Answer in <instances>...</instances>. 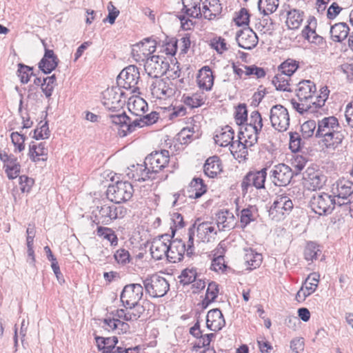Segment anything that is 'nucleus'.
Returning a JSON list of instances; mask_svg holds the SVG:
<instances>
[{
	"label": "nucleus",
	"instance_id": "obj_9",
	"mask_svg": "<svg viewBox=\"0 0 353 353\" xmlns=\"http://www.w3.org/2000/svg\"><path fill=\"white\" fill-rule=\"evenodd\" d=\"M270 120L272 126L279 132H285L290 126L288 110L282 105L272 106L270 111Z\"/></svg>",
	"mask_w": 353,
	"mask_h": 353
},
{
	"label": "nucleus",
	"instance_id": "obj_8",
	"mask_svg": "<svg viewBox=\"0 0 353 353\" xmlns=\"http://www.w3.org/2000/svg\"><path fill=\"white\" fill-rule=\"evenodd\" d=\"M140 78L139 69L135 65H129L124 68L119 74L117 82L120 88L131 90L135 93L139 90L137 83Z\"/></svg>",
	"mask_w": 353,
	"mask_h": 353
},
{
	"label": "nucleus",
	"instance_id": "obj_21",
	"mask_svg": "<svg viewBox=\"0 0 353 353\" xmlns=\"http://www.w3.org/2000/svg\"><path fill=\"white\" fill-rule=\"evenodd\" d=\"M305 187L312 191L321 188L325 183V176L320 171L308 168L303 176Z\"/></svg>",
	"mask_w": 353,
	"mask_h": 353
},
{
	"label": "nucleus",
	"instance_id": "obj_42",
	"mask_svg": "<svg viewBox=\"0 0 353 353\" xmlns=\"http://www.w3.org/2000/svg\"><path fill=\"white\" fill-rule=\"evenodd\" d=\"M259 133L260 131H256L253 127H249L245 125L243 130L241 128L239 139H243L247 145L251 147L257 142Z\"/></svg>",
	"mask_w": 353,
	"mask_h": 353
},
{
	"label": "nucleus",
	"instance_id": "obj_18",
	"mask_svg": "<svg viewBox=\"0 0 353 353\" xmlns=\"http://www.w3.org/2000/svg\"><path fill=\"white\" fill-rule=\"evenodd\" d=\"M344 138V133L342 129H340L319 139V143L323 149H326L327 151H334L341 145Z\"/></svg>",
	"mask_w": 353,
	"mask_h": 353
},
{
	"label": "nucleus",
	"instance_id": "obj_5",
	"mask_svg": "<svg viewBox=\"0 0 353 353\" xmlns=\"http://www.w3.org/2000/svg\"><path fill=\"white\" fill-rule=\"evenodd\" d=\"M145 292L153 298L162 297L170 289L168 281L158 274H153L143 281Z\"/></svg>",
	"mask_w": 353,
	"mask_h": 353
},
{
	"label": "nucleus",
	"instance_id": "obj_20",
	"mask_svg": "<svg viewBox=\"0 0 353 353\" xmlns=\"http://www.w3.org/2000/svg\"><path fill=\"white\" fill-rule=\"evenodd\" d=\"M236 40L239 46L245 50L254 48L258 43L256 34L250 28H245L238 32Z\"/></svg>",
	"mask_w": 353,
	"mask_h": 353
},
{
	"label": "nucleus",
	"instance_id": "obj_47",
	"mask_svg": "<svg viewBox=\"0 0 353 353\" xmlns=\"http://www.w3.org/2000/svg\"><path fill=\"white\" fill-rule=\"evenodd\" d=\"M262 255L252 249L246 250L244 260L250 270L259 267L262 262Z\"/></svg>",
	"mask_w": 353,
	"mask_h": 353
},
{
	"label": "nucleus",
	"instance_id": "obj_61",
	"mask_svg": "<svg viewBox=\"0 0 353 353\" xmlns=\"http://www.w3.org/2000/svg\"><path fill=\"white\" fill-rule=\"evenodd\" d=\"M235 121L238 125H241L248 121V111L245 104H239L235 111Z\"/></svg>",
	"mask_w": 353,
	"mask_h": 353
},
{
	"label": "nucleus",
	"instance_id": "obj_45",
	"mask_svg": "<svg viewBox=\"0 0 353 353\" xmlns=\"http://www.w3.org/2000/svg\"><path fill=\"white\" fill-rule=\"evenodd\" d=\"M258 216V210L255 205H249L243 209L240 214V223L242 228L246 227L252 221L256 220Z\"/></svg>",
	"mask_w": 353,
	"mask_h": 353
},
{
	"label": "nucleus",
	"instance_id": "obj_62",
	"mask_svg": "<svg viewBox=\"0 0 353 353\" xmlns=\"http://www.w3.org/2000/svg\"><path fill=\"white\" fill-rule=\"evenodd\" d=\"M290 103L293 109H294L297 112L300 114H304L307 112H311L310 109L312 108L311 103L305 102V101H297L294 99H292L290 100Z\"/></svg>",
	"mask_w": 353,
	"mask_h": 353
},
{
	"label": "nucleus",
	"instance_id": "obj_3",
	"mask_svg": "<svg viewBox=\"0 0 353 353\" xmlns=\"http://www.w3.org/2000/svg\"><path fill=\"white\" fill-rule=\"evenodd\" d=\"M134 193L132 185L128 181H117L110 185L106 191L108 199L115 203H121L129 201Z\"/></svg>",
	"mask_w": 353,
	"mask_h": 353
},
{
	"label": "nucleus",
	"instance_id": "obj_23",
	"mask_svg": "<svg viewBox=\"0 0 353 353\" xmlns=\"http://www.w3.org/2000/svg\"><path fill=\"white\" fill-rule=\"evenodd\" d=\"M169 251L167 252V259L171 263H177L183 259L186 253L185 243L181 239L170 241L168 244Z\"/></svg>",
	"mask_w": 353,
	"mask_h": 353
},
{
	"label": "nucleus",
	"instance_id": "obj_14",
	"mask_svg": "<svg viewBox=\"0 0 353 353\" xmlns=\"http://www.w3.org/2000/svg\"><path fill=\"white\" fill-rule=\"evenodd\" d=\"M294 175L292 168L284 163L275 165L270 172L272 183L279 187L288 185Z\"/></svg>",
	"mask_w": 353,
	"mask_h": 353
},
{
	"label": "nucleus",
	"instance_id": "obj_19",
	"mask_svg": "<svg viewBox=\"0 0 353 353\" xmlns=\"http://www.w3.org/2000/svg\"><path fill=\"white\" fill-rule=\"evenodd\" d=\"M319 275L316 273L310 274L306 279L305 283L296 294V300L301 303L305 299L314 293L318 286Z\"/></svg>",
	"mask_w": 353,
	"mask_h": 353
},
{
	"label": "nucleus",
	"instance_id": "obj_35",
	"mask_svg": "<svg viewBox=\"0 0 353 353\" xmlns=\"http://www.w3.org/2000/svg\"><path fill=\"white\" fill-rule=\"evenodd\" d=\"M330 32L333 41L342 42L347 37L350 28L346 23H337L330 27Z\"/></svg>",
	"mask_w": 353,
	"mask_h": 353
},
{
	"label": "nucleus",
	"instance_id": "obj_48",
	"mask_svg": "<svg viewBox=\"0 0 353 353\" xmlns=\"http://www.w3.org/2000/svg\"><path fill=\"white\" fill-rule=\"evenodd\" d=\"M290 79V77L280 72L274 77L272 83L277 90L291 92Z\"/></svg>",
	"mask_w": 353,
	"mask_h": 353
},
{
	"label": "nucleus",
	"instance_id": "obj_52",
	"mask_svg": "<svg viewBox=\"0 0 353 353\" xmlns=\"http://www.w3.org/2000/svg\"><path fill=\"white\" fill-rule=\"evenodd\" d=\"M218 293V285L215 282L210 283L206 290L205 297L202 301L203 306L206 307L210 303L213 302L217 297Z\"/></svg>",
	"mask_w": 353,
	"mask_h": 353
},
{
	"label": "nucleus",
	"instance_id": "obj_1",
	"mask_svg": "<svg viewBox=\"0 0 353 353\" xmlns=\"http://www.w3.org/2000/svg\"><path fill=\"white\" fill-rule=\"evenodd\" d=\"M124 309H117L110 312V316L103 319V324L108 332L117 334H125L130 327L128 321H135L138 314H133L130 306L123 305Z\"/></svg>",
	"mask_w": 353,
	"mask_h": 353
},
{
	"label": "nucleus",
	"instance_id": "obj_32",
	"mask_svg": "<svg viewBox=\"0 0 353 353\" xmlns=\"http://www.w3.org/2000/svg\"><path fill=\"white\" fill-rule=\"evenodd\" d=\"M207 100L206 94L203 92H196L192 94H183L181 101L191 109L196 108L205 104Z\"/></svg>",
	"mask_w": 353,
	"mask_h": 353
},
{
	"label": "nucleus",
	"instance_id": "obj_53",
	"mask_svg": "<svg viewBox=\"0 0 353 353\" xmlns=\"http://www.w3.org/2000/svg\"><path fill=\"white\" fill-rule=\"evenodd\" d=\"M196 276L197 273L195 268H186L183 270L179 276V282L183 285H189L196 281Z\"/></svg>",
	"mask_w": 353,
	"mask_h": 353
},
{
	"label": "nucleus",
	"instance_id": "obj_33",
	"mask_svg": "<svg viewBox=\"0 0 353 353\" xmlns=\"http://www.w3.org/2000/svg\"><path fill=\"white\" fill-rule=\"evenodd\" d=\"M197 83L200 88L206 91L211 90L214 85V76L209 66H204L199 70Z\"/></svg>",
	"mask_w": 353,
	"mask_h": 353
},
{
	"label": "nucleus",
	"instance_id": "obj_43",
	"mask_svg": "<svg viewBox=\"0 0 353 353\" xmlns=\"http://www.w3.org/2000/svg\"><path fill=\"white\" fill-rule=\"evenodd\" d=\"M96 342L99 350L102 353H112L115 349V345L118 343V339L116 336L112 337H96Z\"/></svg>",
	"mask_w": 353,
	"mask_h": 353
},
{
	"label": "nucleus",
	"instance_id": "obj_24",
	"mask_svg": "<svg viewBox=\"0 0 353 353\" xmlns=\"http://www.w3.org/2000/svg\"><path fill=\"white\" fill-rule=\"evenodd\" d=\"M168 235H162L161 238L154 239L150 246L152 257L155 260H161L163 256L167 257V252L169 251L168 244L170 239Z\"/></svg>",
	"mask_w": 353,
	"mask_h": 353
},
{
	"label": "nucleus",
	"instance_id": "obj_36",
	"mask_svg": "<svg viewBox=\"0 0 353 353\" xmlns=\"http://www.w3.org/2000/svg\"><path fill=\"white\" fill-rule=\"evenodd\" d=\"M147 102L141 97L130 98L128 103L129 111L134 115L142 117L148 110Z\"/></svg>",
	"mask_w": 353,
	"mask_h": 353
},
{
	"label": "nucleus",
	"instance_id": "obj_37",
	"mask_svg": "<svg viewBox=\"0 0 353 353\" xmlns=\"http://www.w3.org/2000/svg\"><path fill=\"white\" fill-rule=\"evenodd\" d=\"M203 171L208 177H215L221 171L219 158L217 156L209 157L203 165Z\"/></svg>",
	"mask_w": 353,
	"mask_h": 353
},
{
	"label": "nucleus",
	"instance_id": "obj_2",
	"mask_svg": "<svg viewBox=\"0 0 353 353\" xmlns=\"http://www.w3.org/2000/svg\"><path fill=\"white\" fill-rule=\"evenodd\" d=\"M93 214L92 223L94 224L97 225H109L116 219L123 218L127 214V209L123 206L105 204L97 206Z\"/></svg>",
	"mask_w": 353,
	"mask_h": 353
},
{
	"label": "nucleus",
	"instance_id": "obj_28",
	"mask_svg": "<svg viewBox=\"0 0 353 353\" xmlns=\"http://www.w3.org/2000/svg\"><path fill=\"white\" fill-rule=\"evenodd\" d=\"M225 325V321L219 309L210 310L206 316L207 327L212 331H219Z\"/></svg>",
	"mask_w": 353,
	"mask_h": 353
},
{
	"label": "nucleus",
	"instance_id": "obj_44",
	"mask_svg": "<svg viewBox=\"0 0 353 353\" xmlns=\"http://www.w3.org/2000/svg\"><path fill=\"white\" fill-rule=\"evenodd\" d=\"M286 25L292 30L298 29L303 20V12L296 9L288 11Z\"/></svg>",
	"mask_w": 353,
	"mask_h": 353
},
{
	"label": "nucleus",
	"instance_id": "obj_11",
	"mask_svg": "<svg viewBox=\"0 0 353 353\" xmlns=\"http://www.w3.org/2000/svg\"><path fill=\"white\" fill-rule=\"evenodd\" d=\"M123 92L119 87L108 88L103 92V104L105 108L112 112L121 110L125 103L123 99Z\"/></svg>",
	"mask_w": 353,
	"mask_h": 353
},
{
	"label": "nucleus",
	"instance_id": "obj_25",
	"mask_svg": "<svg viewBox=\"0 0 353 353\" xmlns=\"http://www.w3.org/2000/svg\"><path fill=\"white\" fill-rule=\"evenodd\" d=\"M125 174L128 179H134L136 181H145L155 178L148 169V166H145V163L143 165L137 164V165H132V168H127Z\"/></svg>",
	"mask_w": 353,
	"mask_h": 353
},
{
	"label": "nucleus",
	"instance_id": "obj_4",
	"mask_svg": "<svg viewBox=\"0 0 353 353\" xmlns=\"http://www.w3.org/2000/svg\"><path fill=\"white\" fill-rule=\"evenodd\" d=\"M312 210L319 215L330 214L336 204L334 196L325 192H316L310 199Z\"/></svg>",
	"mask_w": 353,
	"mask_h": 353
},
{
	"label": "nucleus",
	"instance_id": "obj_46",
	"mask_svg": "<svg viewBox=\"0 0 353 353\" xmlns=\"http://www.w3.org/2000/svg\"><path fill=\"white\" fill-rule=\"evenodd\" d=\"M228 212H219L216 214V221L214 223L217 231L230 230L232 228L233 216H227Z\"/></svg>",
	"mask_w": 353,
	"mask_h": 353
},
{
	"label": "nucleus",
	"instance_id": "obj_51",
	"mask_svg": "<svg viewBox=\"0 0 353 353\" xmlns=\"http://www.w3.org/2000/svg\"><path fill=\"white\" fill-rule=\"evenodd\" d=\"M97 231V235L108 241L111 245H117L118 238L114 231L112 228L98 225Z\"/></svg>",
	"mask_w": 353,
	"mask_h": 353
},
{
	"label": "nucleus",
	"instance_id": "obj_12",
	"mask_svg": "<svg viewBox=\"0 0 353 353\" xmlns=\"http://www.w3.org/2000/svg\"><path fill=\"white\" fill-rule=\"evenodd\" d=\"M170 161V153L168 150H161L154 151L148 155L145 159V166L152 172L153 175L165 168Z\"/></svg>",
	"mask_w": 353,
	"mask_h": 353
},
{
	"label": "nucleus",
	"instance_id": "obj_6",
	"mask_svg": "<svg viewBox=\"0 0 353 353\" xmlns=\"http://www.w3.org/2000/svg\"><path fill=\"white\" fill-rule=\"evenodd\" d=\"M294 207L291 199L285 194L276 196L269 210V216L272 219L279 221L290 214Z\"/></svg>",
	"mask_w": 353,
	"mask_h": 353
},
{
	"label": "nucleus",
	"instance_id": "obj_60",
	"mask_svg": "<svg viewBox=\"0 0 353 353\" xmlns=\"http://www.w3.org/2000/svg\"><path fill=\"white\" fill-rule=\"evenodd\" d=\"M12 143L15 147L14 151L22 152L25 149L24 142L26 137L18 132H14L10 134Z\"/></svg>",
	"mask_w": 353,
	"mask_h": 353
},
{
	"label": "nucleus",
	"instance_id": "obj_31",
	"mask_svg": "<svg viewBox=\"0 0 353 353\" xmlns=\"http://www.w3.org/2000/svg\"><path fill=\"white\" fill-rule=\"evenodd\" d=\"M58 58L53 50L45 48V53L39 63V69L45 74H50L58 65Z\"/></svg>",
	"mask_w": 353,
	"mask_h": 353
},
{
	"label": "nucleus",
	"instance_id": "obj_10",
	"mask_svg": "<svg viewBox=\"0 0 353 353\" xmlns=\"http://www.w3.org/2000/svg\"><path fill=\"white\" fill-rule=\"evenodd\" d=\"M266 176L267 168H265L259 171H250L247 173L241 183L243 194H247L252 188H264Z\"/></svg>",
	"mask_w": 353,
	"mask_h": 353
},
{
	"label": "nucleus",
	"instance_id": "obj_22",
	"mask_svg": "<svg viewBox=\"0 0 353 353\" xmlns=\"http://www.w3.org/2000/svg\"><path fill=\"white\" fill-rule=\"evenodd\" d=\"M340 129L342 128L336 117L333 116L324 117L318 121V128L315 132V137L320 138Z\"/></svg>",
	"mask_w": 353,
	"mask_h": 353
},
{
	"label": "nucleus",
	"instance_id": "obj_39",
	"mask_svg": "<svg viewBox=\"0 0 353 353\" xmlns=\"http://www.w3.org/2000/svg\"><path fill=\"white\" fill-rule=\"evenodd\" d=\"M183 6V10L185 13L192 18L201 17V8L200 6L202 0H181Z\"/></svg>",
	"mask_w": 353,
	"mask_h": 353
},
{
	"label": "nucleus",
	"instance_id": "obj_49",
	"mask_svg": "<svg viewBox=\"0 0 353 353\" xmlns=\"http://www.w3.org/2000/svg\"><path fill=\"white\" fill-rule=\"evenodd\" d=\"M241 140L233 141L230 145V150L236 158L245 159L246 156L248 155V148L250 146L247 145L245 141L242 142Z\"/></svg>",
	"mask_w": 353,
	"mask_h": 353
},
{
	"label": "nucleus",
	"instance_id": "obj_63",
	"mask_svg": "<svg viewBox=\"0 0 353 353\" xmlns=\"http://www.w3.org/2000/svg\"><path fill=\"white\" fill-rule=\"evenodd\" d=\"M110 119L112 123L119 125L121 128L120 130L121 132L122 130L125 129L129 117L125 112H122L117 114H110Z\"/></svg>",
	"mask_w": 353,
	"mask_h": 353
},
{
	"label": "nucleus",
	"instance_id": "obj_64",
	"mask_svg": "<svg viewBox=\"0 0 353 353\" xmlns=\"http://www.w3.org/2000/svg\"><path fill=\"white\" fill-rule=\"evenodd\" d=\"M316 128V122L314 120H308L304 122L301 126L302 135L304 138H310L314 134Z\"/></svg>",
	"mask_w": 353,
	"mask_h": 353
},
{
	"label": "nucleus",
	"instance_id": "obj_50",
	"mask_svg": "<svg viewBox=\"0 0 353 353\" xmlns=\"http://www.w3.org/2000/svg\"><path fill=\"white\" fill-rule=\"evenodd\" d=\"M279 6V0H259L258 8L263 15L274 12Z\"/></svg>",
	"mask_w": 353,
	"mask_h": 353
},
{
	"label": "nucleus",
	"instance_id": "obj_7",
	"mask_svg": "<svg viewBox=\"0 0 353 353\" xmlns=\"http://www.w3.org/2000/svg\"><path fill=\"white\" fill-rule=\"evenodd\" d=\"M332 192L339 206L353 202V182L348 180H339L332 185Z\"/></svg>",
	"mask_w": 353,
	"mask_h": 353
},
{
	"label": "nucleus",
	"instance_id": "obj_34",
	"mask_svg": "<svg viewBox=\"0 0 353 353\" xmlns=\"http://www.w3.org/2000/svg\"><path fill=\"white\" fill-rule=\"evenodd\" d=\"M28 156L33 162L46 161L48 159V150L43 143L32 141L29 145Z\"/></svg>",
	"mask_w": 353,
	"mask_h": 353
},
{
	"label": "nucleus",
	"instance_id": "obj_54",
	"mask_svg": "<svg viewBox=\"0 0 353 353\" xmlns=\"http://www.w3.org/2000/svg\"><path fill=\"white\" fill-rule=\"evenodd\" d=\"M56 80L55 74H52V76L43 79L41 90L47 98H50L52 96L54 88L56 85Z\"/></svg>",
	"mask_w": 353,
	"mask_h": 353
},
{
	"label": "nucleus",
	"instance_id": "obj_57",
	"mask_svg": "<svg viewBox=\"0 0 353 353\" xmlns=\"http://www.w3.org/2000/svg\"><path fill=\"white\" fill-rule=\"evenodd\" d=\"M248 121L249 122L245 124L246 125L253 127L256 131H261L263 128V119L259 111L254 110L252 112Z\"/></svg>",
	"mask_w": 353,
	"mask_h": 353
},
{
	"label": "nucleus",
	"instance_id": "obj_29",
	"mask_svg": "<svg viewBox=\"0 0 353 353\" xmlns=\"http://www.w3.org/2000/svg\"><path fill=\"white\" fill-rule=\"evenodd\" d=\"M222 12L219 0H205L201 8V16L208 20L218 17Z\"/></svg>",
	"mask_w": 353,
	"mask_h": 353
},
{
	"label": "nucleus",
	"instance_id": "obj_17",
	"mask_svg": "<svg viewBox=\"0 0 353 353\" xmlns=\"http://www.w3.org/2000/svg\"><path fill=\"white\" fill-rule=\"evenodd\" d=\"M0 160L3 163V168L8 179H14L19 176L21 165L14 155L0 151Z\"/></svg>",
	"mask_w": 353,
	"mask_h": 353
},
{
	"label": "nucleus",
	"instance_id": "obj_40",
	"mask_svg": "<svg viewBox=\"0 0 353 353\" xmlns=\"http://www.w3.org/2000/svg\"><path fill=\"white\" fill-rule=\"evenodd\" d=\"M234 132L232 128L226 125L222 128L221 132L216 134L214 141L216 144L221 147H226L230 145L234 139Z\"/></svg>",
	"mask_w": 353,
	"mask_h": 353
},
{
	"label": "nucleus",
	"instance_id": "obj_59",
	"mask_svg": "<svg viewBox=\"0 0 353 353\" xmlns=\"http://www.w3.org/2000/svg\"><path fill=\"white\" fill-rule=\"evenodd\" d=\"M319 252H320V250L316 243L312 241L307 243L304 250L305 259L312 261L316 259Z\"/></svg>",
	"mask_w": 353,
	"mask_h": 353
},
{
	"label": "nucleus",
	"instance_id": "obj_30",
	"mask_svg": "<svg viewBox=\"0 0 353 353\" xmlns=\"http://www.w3.org/2000/svg\"><path fill=\"white\" fill-rule=\"evenodd\" d=\"M316 90L315 84L310 80H303L299 83L296 97L300 101L307 102Z\"/></svg>",
	"mask_w": 353,
	"mask_h": 353
},
{
	"label": "nucleus",
	"instance_id": "obj_27",
	"mask_svg": "<svg viewBox=\"0 0 353 353\" xmlns=\"http://www.w3.org/2000/svg\"><path fill=\"white\" fill-rule=\"evenodd\" d=\"M150 85V92L153 98L161 99L170 97L172 94V89L163 79L154 78Z\"/></svg>",
	"mask_w": 353,
	"mask_h": 353
},
{
	"label": "nucleus",
	"instance_id": "obj_58",
	"mask_svg": "<svg viewBox=\"0 0 353 353\" xmlns=\"http://www.w3.org/2000/svg\"><path fill=\"white\" fill-rule=\"evenodd\" d=\"M144 126L145 125L141 117H139V118H137L133 121H132L129 117V120L126 125L125 129H123L121 132H119V134L121 136L125 137L128 134V133L134 132L137 127L143 128Z\"/></svg>",
	"mask_w": 353,
	"mask_h": 353
},
{
	"label": "nucleus",
	"instance_id": "obj_38",
	"mask_svg": "<svg viewBox=\"0 0 353 353\" xmlns=\"http://www.w3.org/2000/svg\"><path fill=\"white\" fill-rule=\"evenodd\" d=\"M190 333L193 336L199 339V346L201 345L203 347L210 345L212 338L215 337V334L214 333L203 334V332L200 329L199 321H197L194 325L190 328Z\"/></svg>",
	"mask_w": 353,
	"mask_h": 353
},
{
	"label": "nucleus",
	"instance_id": "obj_41",
	"mask_svg": "<svg viewBox=\"0 0 353 353\" xmlns=\"http://www.w3.org/2000/svg\"><path fill=\"white\" fill-rule=\"evenodd\" d=\"M206 186L200 178H194L190 182L188 189V197L197 199L201 197L206 192Z\"/></svg>",
	"mask_w": 353,
	"mask_h": 353
},
{
	"label": "nucleus",
	"instance_id": "obj_55",
	"mask_svg": "<svg viewBox=\"0 0 353 353\" xmlns=\"http://www.w3.org/2000/svg\"><path fill=\"white\" fill-rule=\"evenodd\" d=\"M299 62L293 59H287L279 67V70L289 77H291L298 69Z\"/></svg>",
	"mask_w": 353,
	"mask_h": 353
},
{
	"label": "nucleus",
	"instance_id": "obj_13",
	"mask_svg": "<svg viewBox=\"0 0 353 353\" xmlns=\"http://www.w3.org/2000/svg\"><path fill=\"white\" fill-rule=\"evenodd\" d=\"M143 288L142 285L139 283H131L124 286L120 299L123 305L134 306L142 299Z\"/></svg>",
	"mask_w": 353,
	"mask_h": 353
},
{
	"label": "nucleus",
	"instance_id": "obj_26",
	"mask_svg": "<svg viewBox=\"0 0 353 353\" xmlns=\"http://www.w3.org/2000/svg\"><path fill=\"white\" fill-rule=\"evenodd\" d=\"M217 230L212 222H202L196 228V242H209L217 234Z\"/></svg>",
	"mask_w": 353,
	"mask_h": 353
},
{
	"label": "nucleus",
	"instance_id": "obj_15",
	"mask_svg": "<svg viewBox=\"0 0 353 353\" xmlns=\"http://www.w3.org/2000/svg\"><path fill=\"white\" fill-rule=\"evenodd\" d=\"M165 60V57L159 55L148 58L144 61L145 72L152 78H159L168 69V64Z\"/></svg>",
	"mask_w": 353,
	"mask_h": 353
},
{
	"label": "nucleus",
	"instance_id": "obj_16",
	"mask_svg": "<svg viewBox=\"0 0 353 353\" xmlns=\"http://www.w3.org/2000/svg\"><path fill=\"white\" fill-rule=\"evenodd\" d=\"M157 48V41L152 38H145L133 46L132 54L137 61H144L150 58Z\"/></svg>",
	"mask_w": 353,
	"mask_h": 353
},
{
	"label": "nucleus",
	"instance_id": "obj_56",
	"mask_svg": "<svg viewBox=\"0 0 353 353\" xmlns=\"http://www.w3.org/2000/svg\"><path fill=\"white\" fill-rule=\"evenodd\" d=\"M17 74L21 83H28L30 77L33 75L32 68L23 63H19Z\"/></svg>",
	"mask_w": 353,
	"mask_h": 353
}]
</instances>
